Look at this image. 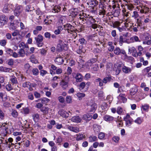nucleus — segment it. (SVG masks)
Listing matches in <instances>:
<instances>
[{"label":"nucleus","instance_id":"nucleus-17","mask_svg":"<svg viewBox=\"0 0 151 151\" xmlns=\"http://www.w3.org/2000/svg\"><path fill=\"white\" fill-rule=\"evenodd\" d=\"M92 118V116L89 114H84L82 117L83 119L85 120H89Z\"/></svg>","mask_w":151,"mask_h":151},{"label":"nucleus","instance_id":"nucleus-56","mask_svg":"<svg viewBox=\"0 0 151 151\" xmlns=\"http://www.w3.org/2000/svg\"><path fill=\"white\" fill-rule=\"evenodd\" d=\"M33 74L35 75H37L39 73V71L37 68H34L32 70V71Z\"/></svg>","mask_w":151,"mask_h":151},{"label":"nucleus","instance_id":"nucleus-37","mask_svg":"<svg viewBox=\"0 0 151 151\" xmlns=\"http://www.w3.org/2000/svg\"><path fill=\"white\" fill-rule=\"evenodd\" d=\"M111 78L109 77H106L103 80L104 84H106L107 82H110L111 80Z\"/></svg>","mask_w":151,"mask_h":151},{"label":"nucleus","instance_id":"nucleus-46","mask_svg":"<svg viewBox=\"0 0 151 151\" xmlns=\"http://www.w3.org/2000/svg\"><path fill=\"white\" fill-rule=\"evenodd\" d=\"M83 46H80L79 47V49L76 50L78 54H81L82 53L84 52V50L82 49Z\"/></svg>","mask_w":151,"mask_h":151},{"label":"nucleus","instance_id":"nucleus-4","mask_svg":"<svg viewBox=\"0 0 151 151\" xmlns=\"http://www.w3.org/2000/svg\"><path fill=\"white\" fill-rule=\"evenodd\" d=\"M23 10V8L21 5L17 6L14 11L15 15L18 16L21 13Z\"/></svg>","mask_w":151,"mask_h":151},{"label":"nucleus","instance_id":"nucleus-39","mask_svg":"<svg viewBox=\"0 0 151 151\" xmlns=\"http://www.w3.org/2000/svg\"><path fill=\"white\" fill-rule=\"evenodd\" d=\"M5 52L7 54L11 55L13 53V50L10 48H6L5 49Z\"/></svg>","mask_w":151,"mask_h":151},{"label":"nucleus","instance_id":"nucleus-13","mask_svg":"<svg viewBox=\"0 0 151 151\" xmlns=\"http://www.w3.org/2000/svg\"><path fill=\"white\" fill-rule=\"evenodd\" d=\"M59 114L62 117H67L68 116V114L66 111L63 110H61L58 111Z\"/></svg>","mask_w":151,"mask_h":151},{"label":"nucleus","instance_id":"nucleus-63","mask_svg":"<svg viewBox=\"0 0 151 151\" xmlns=\"http://www.w3.org/2000/svg\"><path fill=\"white\" fill-rule=\"evenodd\" d=\"M29 64L28 63H26L24 65V69L26 71H27L29 69Z\"/></svg>","mask_w":151,"mask_h":151},{"label":"nucleus","instance_id":"nucleus-22","mask_svg":"<svg viewBox=\"0 0 151 151\" xmlns=\"http://www.w3.org/2000/svg\"><path fill=\"white\" fill-rule=\"evenodd\" d=\"M76 140L77 141H79L82 140L84 138V135L82 134H79L76 135Z\"/></svg>","mask_w":151,"mask_h":151},{"label":"nucleus","instance_id":"nucleus-41","mask_svg":"<svg viewBox=\"0 0 151 151\" xmlns=\"http://www.w3.org/2000/svg\"><path fill=\"white\" fill-rule=\"evenodd\" d=\"M66 45H58L57 49L59 51H61L64 49V47Z\"/></svg>","mask_w":151,"mask_h":151},{"label":"nucleus","instance_id":"nucleus-1","mask_svg":"<svg viewBox=\"0 0 151 151\" xmlns=\"http://www.w3.org/2000/svg\"><path fill=\"white\" fill-rule=\"evenodd\" d=\"M8 125L7 124H3L0 128V132L4 136H6L8 132Z\"/></svg>","mask_w":151,"mask_h":151},{"label":"nucleus","instance_id":"nucleus-59","mask_svg":"<svg viewBox=\"0 0 151 151\" xmlns=\"http://www.w3.org/2000/svg\"><path fill=\"white\" fill-rule=\"evenodd\" d=\"M32 10H33V8L31 7L29 5H28L26 7L25 10L26 12H29L32 11Z\"/></svg>","mask_w":151,"mask_h":151},{"label":"nucleus","instance_id":"nucleus-58","mask_svg":"<svg viewBox=\"0 0 151 151\" xmlns=\"http://www.w3.org/2000/svg\"><path fill=\"white\" fill-rule=\"evenodd\" d=\"M7 141L9 142V145H10V144L11 145H14V144L12 143L13 139L12 137H9L8 139H7Z\"/></svg>","mask_w":151,"mask_h":151},{"label":"nucleus","instance_id":"nucleus-60","mask_svg":"<svg viewBox=\"0 0 151 151\" xmlns=\"http://www.w3.org/2000/svg\"><path fill=\"white\" fill-rule=\"evenodd\" d=\"M151 21V17L150 16H147L146 18L145 19L144 22L145 23L148 22L149 21Z\"/></svg>","mask_w":151,"mask_h":151},{"label":"nucleus","instance_id":"nucleus-36","mask_svg":"<svg viewBox=\"0 0 151 151\" xmlns=\"http://www.w3.org/2000/svg\"><path fill=\"white\" fill-rule=\"evenodd\" d=\"M22 111L24 114H28L29 112V109L28 107L23 108L22 109Z\"/></svg>","mask_w":151,"mask_h":151},{"label":"nucleus","instance_id":"nucleus-30","mask_svg":"<svg viewBox=\"0 0 151 151\" xmlns=\"http://www.w3.org/2000/svg\"><path fill=\"white\" fill-rule=\"evenodd\" d=\"M12 35L13 37H17L20 36L19 31L18 30L16 29L12 33Z\"/></svg>","mask_w":151,"mask_h":151},{"label":"nucleus","instance_id":"nucleus-49","mask_svg":"<svg viewBox=\"0 0 151 151\" xmlns=\"http://www.w3.org/2000/svg\"><path fill=\"white\" fill-rule=\"evenodd\" d=\"M14 39L15 40V43H18L21 41V36H17L16 38H14Z\"/></svg>","mask_w":151,"mask_h":151},{"label":"nucleus","instance_id":"nucleus-2","mask_svg":"<svg viewBox=\"0 0 151 151\" xmlns=\"http://www.w3.org/2000/svg\"><path fill=\"white\" fill-rule=\"evenodd\" d=\"M35 39L38 47H41L42 46L43 43L42 42L43 40V37L42 35H39L37 37H35Z\"/></svg>","mask_w":151,"mask_h":151},{"label":"nucleus","instance_id":"nucleus-32","mask_svg":"<svg viewBox=\"0 0 151 151\" xmlns=\"http://www.w3.org/2000/svg\"><path fill=\"white\" fill-rule=\"evenodd\" d=\"M20 57H23L24 56L25 53L24 50L23 49H21L18 52Z\"/></svg>","mask_w":151,"mask_h":151},{"label":"nucleus","instance_id":"nucleus-64","mask_svg":"<svg viewBox=\"0 0 151 151\" xmlns=\"http://www.w3.org/2000/svg\"><path fill=\"white\" fill-rule=\"evenodd\" d=\"M105 136V134L104 133L101 132L99 134L98 138L99 139H102L104 138Z\"/></svg>","mask_w":151,"mask_h":151},{"label":"nucleus","instance_id":"nucleus-55","mask_svg":"<svg viewBox=\"0 0 151 151\" xmlns=\"http://www.w3.org/2000/svg\"><path fill=\"white\" fill-rule=\"evenodd\" d=\"M93 67L92 69L93 71H96L98 70L99 69V66L98 64H96L93 65Z\"/></svg>","mask_w":151,"mask_h":151},{"label":"nucleus","instance_id":"nucleus-7","mask_svg":"<svg viewBox=\"0 0 151 151\" xmlns=\"http://www.w3.org/2000/svg\"><path fill=\"white\" fill-rule=\"evenodd\" d=\"M67 128L70 131L76 133H78L80 131L79 128L73 127L72 125L68 126Z\"/></svg>","mask_w":151,"mask_h":151},{"label":"nucleus","instance_id":"nucleus-6","mask_svg":"<svg viewBox=\"0 0 151 151\" xmlns=\"http://www.w3.org/2000/svg\"><path fill=\"white\" fill-rule=\"evenodd\" d=\"M63 58L60 55L58 56L55 60V63L59 65L62 64L64 62Z\"/></svg>","mask_w":151,"mask_h":151},{"label":"nucleus","instance_id":"nucleus-23","mask_svg":"<svg viewBox=\"0 0 151 151\" xmlns=\"http://www.w3.org/2000/svg\"><path fill=\"white\" fill-rule=\"evenodd\" d=\"M149 8L146 6H144L142 9L140 10V12L141 13L146 14L149 11Z\"/></svg>","mask_w":151,"mask_h":151},{"label":"nucleus","instance_id":"nucleus-19","mask_svg":"<svg viewBox=\"0 0 151 151\" xmlns=\"http://www.w3.org/2000/svg\"><path fill=\"white\" fill-rule=\"evenodd\" d=\"M60 84L63 88L65 89L68 87V83L67 82L65 81L64 80H63L61 82Z\"/></svg>","mask_w":151,"mask_h":151},{"label":"nucleus","instance_id":"nucleus-57","mask_svg":"<svg viewBox=\"0 0 151 151\" xmlns=\"http://www.w3.org/2000/svg\"><path fill=\"white\" fill-rule=\"evenodd\" d=\"M30 83L29 82H27L25 83H24L22 84V86L23 87L26 88V87H28L30 86Z\"/></svg>","mask_w":151,"mask_h":151},{"label":"nucleus","instance_id":"nucleus-12","mask_svg":"<svg viewBox=\"0 0 151 151\" xmlns=\"http://www.w3.org/2000/svg\"><path fill=\"white\" fill-rule=\"evenodd\" d=\"M124 95L123 94H120L117 97V98L118 100L120 101V102H122L123 103H125L127 101V99L124 96Z\"/></svg>","mask_w":151,"mask_h":151},{"label":"nucleus","instance_id":"nucleus-20","mask_svg":"<svg viewBox=\"0 0 151 151\" xmlns=\"http://www.w3.org/2000/svg\"><path fill=\"white\" fill-rule=\"evenodd\" d=\"M97 138L96 136L92 135L88 137V141L89 142H93L97 140Z\"/></svg>","mask_w":151,"mask_h":151},{"label":"nucleus","instance_id":"nucleus-14","mask_svg":"<svg viewBox=\"0 0 151 151\" xmlns=\"http://www.w3.org/2000/svg\"><path fill=\"white\" fill-rule=\"evenodd\" d=\"M75 78L76 79L77 82H81L83 80V77L79 73L76 74L75 76Z\"/></svg>","mask_w":151,"mask_h":151},{"label":"nucleus","instance_id":"nucleus-25","mask_svg":"<svg viewBox=\"0 0 151 151\" xmlns=\"http://www.w3.org/2000/svg\"><path fill=\"white\" fill-rule=\"evenodd\" d=\"M10 6L8 4H6L5 5L3 10V11L5 13H8L9 11V7Z\"/></svg>","mask_w":151,"mask_h":151},{"label":"nucleus","instance_id":"nucleus-40","mask_svg":"<svg viewBox=\"0 0 151 151\" xmlns=\"http://www.w3.org/2000/svg\"><path fill=\"white\" fill-rule=\"evenodd\" d=\"M86 86V84L84 82H82L81 83L79 86V89L80 90L83 91Z\"/></svg>","mask_w":151,"mask_h":151},{"label":"nucleus","instance_id":"nucleus-34","mask_svg":"<svg viewBox=\"0 0 151 151\" xmlns=\"http://www.w3.org/2000/svg\"><path fill=\"white\" fill-rule=\"evenodd\" d=\"M10 80L13 84H17L18 83L17 78L14 76H12Z\"/></svg>","mask_w":151,"mask_h":151},{"label":"nucleus","instance_id":"nucleus-29","mask_svg":"<svg viewBox=\"0 0 151 151\" xmlns=\"http://www.w3.org/2000/svg\"><path fill=\"white\" fill-rule=\"evenodd\" d=\"M41 101L42 104L46 105L47 103L50 101V100L46 98H43L40 99Z\"/></svg>","mask_w":151,"mask_h":151},{"label":"nucleus","instance_id":"nucleus-28","mask_svg":"<svg viewBox=\"0 0 151 151\" xmlns=\"http://www.w3.org/2000/svg\"><path fill=\"white\" fill-rule=\"evenodd\" d=\"M98 2L96 0H91L89 4L92 6H95L98 4Z\"/></svg>","mask_w":151,"mask_h":151},{"label":"nucleus","instance_id":"nucleus-38","mask_svg":"<svg viewBox=\"0 0 151 151\" xmlns=\"http://www.w3.org/2000/svg\"><path fill=\"white\" fill-rule=\"evenodd\" d=\"M121 50L119 47H116L114 50V52L116 55H119L121 53Z\"/></svg>","mask_w":151,"mask_h":151},{"label":"nucleus","instance_id":"nucleus-61","mask_svg":"<svg viewBox=\"0 0 151 151\" xmlns=\"http://www.w3.org/2000/svg\"><path fill=\"white\" fill-rule=\"evenodd\" d=\"M66 101L68 103H70L72 102V99L70 96H67L66 99Z\"/></svg>","mask_w":151,"mask_h":151},{"label":"nucleus","instance_id":"nucleus-62","mask_svg":"<svg viewBox=\"0 0 151 151\" xmlns=\"http://www.w3.org/2000/svg\"><path fill=\"white\" fill-rule=\"evenodd\" d=\"M79 41L81 44H85L86 43V41L83 38L80 39Z\"/></svg>","mask_w":151,"mask_h":151},{"label":"nucleus","instance_id":"nucleus-10","mask_svg":"<svg viewBox=\"0 0 151 151\" xmlns=\"http://www.w3.org/2000/svg\"><path fill=\"white\" fill-rule=\"evenodd\" d=\"M138 88L136 86L133 87L129 90L130 94L131 96L134 95L138 91Z\"/></svg>","mask_w":151,"mask_h":151},{"label":"nucleus","instance_id":"nucleus-35","mask_svg":"<svg viewBox=\"0 0 151 151\" xmlns=\"http://www.w3.org/2000/svg\"><path fill=\"white\" fill-rule=\"evenodd\" d=\"M130 40L132 41L133 42H140V41L138 37L134 36L130 38Z\"/></svg>","mask_w":151,"mask_h":151},{"label":"nucleus","instance_id":"nucleus-16","mask_svg":"<svg viewBox=\"0 0 151 151\" xmlns=\"http://www.w3.org/2000/svg\"><path fill=\"white\" fill-rule=\"evenodd\" d=\"M114 118L110 115H105L104 117V120L106 121H111L113 120Z\"/></svg>","mask_w":151,"mask_h":151},{"label":"nucleus","instance_id":"nucleus-52","mask_svg":"<svg viewBox=\"0 0 151 151\" xmlns=\"http://www.w3.org/2000/svg\"><path fill=\"white\" fill-rule=\"evenodd\" d=\"M123 37L122 36H120L119 38V44L120 45L122 46L124 43Z\"/></svg>","mask_w":151,"mask_h":151},{"label":"nucleus","instance_id":"nucleus-48","mask_svg":"<svg viewBox=\"0 0 151 151\" xmlns=\"http://www.w3.org/2000/svg\"><path fill=\"white\" fill-rule=\"evenodd\" d=\"M149 107V105L147 104L142 105L141 106L143 110L147 111H148Z\"/></svg>","mask_w":151,"mask_h":151},{"label":"nucleus","instance_id":"nucleus-51","mask_svg":"<svg viewBox=\"0 0 151 151\" xmlns=\"http://www.w3.org/2000/svg\"><path fill=\"white\" fill-rule=\"evenodd\" d=\"M12 115L13 117L16 118L18 116V113L16 111L14 110L12 111Z\"/></svg>","mask_w":151,"mask_h":151},{"label":"nucleus","instance_id":"nucleus-9","mask_svg":"<svg viewBox=\"0 0 151 151\" xmlns=\"http://www.w3.org/2000/svg\"><path fill=\"white\" fill-rule=\"evenodd\" d=\"M71 120L73 122L79 123L81 122L82 119L79 116H73L71 118Z\"/></svg>","mask_w":151,"mask_h":151},{"label":"nucleus","instance_id":"nucleus-27","mask_svg":"<svg viewBox=\"0 0 151 151\" xmlns=\"http://www.w3.org/2000/svg\"><path fill=\"white\" fill-rule=\"evenodd\" d=\"M61 10V7L59 6H54L52 12L54 13H58Z\"/></svg>","mask_w":151,"mask_h":151},{"label":"nucleus","instance_id":"nucleus-5","mask_svg":"<svg viewBox=\"0 0 151 151\" xmlns=\"http://www.w3.org/2000/svg\"><path fill=\"white\" fill-rule=\"evenodd\" d=\"M64 28L68 33H72L74 27L69 24H67L64 25Z\"/></svg>","mask_w":151,"mask_h":151},{"label":"nucleus","instance_id":"nucleus-11","mask_svg":"<svg viewBox=\"0 0 151 151\" xmlns=\"http://www.w3.org/2000/svg\"><path fill=\"white\" fill-rule=\"evenodd\" d=\"M132 68L124 65L122 68L123 72L125 73H130L132 70Z\"/></svg>","mask_w":151,"mask_h":151},{"label":"nucleus","instance_id":"nucleus-53","mask_svg":"<svg viewBox=\"0 0 151 151\" xmlns=\"http://www.w3.org/2000/svg\"><path fill=\"white\" fill-rule=\"evenodd\" d=\"M124 120L126 121V124L128 126H129L132 124L133 119L132 118H130V119H127Z\"/></svg>","mask_w":151,"mask_h":151},{"label":"nucleus","instance_id":"nucleus-43","mask_svg":"<svg viewBox=\"0 0 151 151\" xmlns=\"http://www.w3.org/2000/svg\"><path fill=\"white\" fill-rule=\"evenodd\" d=\"M32 116L33 117L34 120L35 122L38 121L39 119V116L38 114H35L33 115Z\"/></svg>","mask_w":151,"mask_h":151},{"label":"nucleus","instance_id":"nucleus-44","mask_svg":"<svg viewBox=\"0 0 151 151\" xmlns=\"http://www.w3.org/2000/svg\"><path fill=\"white\" fill-rule=\"evenodd\" d=\"M139 17V15L137 12L134 11L133 12V14L132 15V17L135 19L138 18Z\"/></svg>","mask_w":151,"mask_h":151},{"label":"nucleus","instance_id":"nucleus-33","mask_svg":"<svg viewBox=\"0 0 151 151\" xmlns=\"http://www.w3.org/2000/svg\"><path fill=\"white\" fill-rule=\"evenodd\" d=\"M77 96L79 98V100L82 99V98L85 96V94L83 93L79 92L77 93Z\"/></svg>","mask_w":151,"mask_h":151},{"label":"nucleus","instance_id":"nucleus-8","mask_svg":"<svg viewBox=\"0 0 151 151\" xmlns=\"http://www.w3.org/2000/svg\"><path fill=\"white\" fill-rule=\"evenodd\" d=\"M89 111L90 112H94L96 110L97 106L95 103H93L88 105Z\"/></svg>","mask_w":151,"mask_h":151},{"label":"nucleus","instance_id":"nucleus-15","mask_svg":"<svg viewBox=\"0 0 151 151\" xmlns=\"http://www.w3.org/2000/svg\"><path fill=\"white\" fill-rule=\"evenodd\" d=\"M49 110H51V109L47 106L43 107L40 109L41 111L45 114H48Z\"/></svg>","mask_w":151,"mask_h":151},{"label":"nucleus","instance_id":"nucleus-45","mask_svg":"<svg viewBox=\"0 0 151 151\" xmlns=\"http://www.w3.org/2000/svg\"><path fill=\"white\" fill-rule=\"evenodd\" d=\"M120 25V23L119 22L116 21L113 24V27L114 28H118Z\"/></svg>","mask_w":151,"mask_h":151},{"label":"nucleus","instance_id":"nucleus-54","mask_svg":"<svg viewBox=\"0 0 151 151\" xmlns=\"http://www.w3.org/2000/svg\"><path fill=\"white\" fill-rule=\"evenodd\" d=\"M5 87L6 90L8 91H9L12 90L13 89V88L10 84H8Z\"/></svg>","mask_w":151,"mask_h":151},{"label":"nucleus","instance_id":"nucleus-24","mask_svg":"<svg viewBox=\"0 0 151 151\" xmlns=\"http://www.w3.org/2000/svg\"><path fill=\"white\" fill-rule=\"evenodd\" d=\"M143 121V119L141 117L137 118L134 121L135 123L138 124H140Z\"/></svg>","mask_w":151,"mask_h":151},{"label":"nucleus","instance_id":"nucleus-21","mask_svg":"<svg viewBox=\"0 0 151 151\" xmlns=\"http://www.w3.org/2000/svg\"><path fill=\"white\" fill-rule=\"evenodd\" d=\"M129 52L133 54H135L137 52V50L134 47H129Z\"/></svg>","mask_w":151,"mask_h":151},{"label":"nucleus","instance_id":"nucleus-42","mask_svg":"<svg viewBox=\"0 0 151 151\" xmlns=\"http://www.w3.org/2000/svg\"><path fill=\"white\" fill-rule=\"evenodd\" d=\"M112 140L116 143H118L120 139V138L118 136H114L112 138Z\"/></svg>","mask_w":151,"mask_h":151},{"label":"nucleus","instance_id":"nucleus-47","mask_svg":"<svg viewBox=\"0 0 151 151\" xmlns=\"http://www.w3.org/2000/svg\"><path fill=\"white\" fill-rule=\"evenodd\" d=\"M125 91L124 90V87L123 86H122L118 88L117 92L118 93H119V92H123Z\"/></svg>","mask_w":151,"mask_h":151},{"label":"nucleus","instance_id":"nucleus-3","mask_svg":"<svg viewBox=\"0 0 151 151\" xmlns=\"http://www.w3.org/2000/svg\"><path fill=\"white\" fill-rule=\"evenodd\" d=\"M8 21L7 18L4 15L0 16V27H2L6 24Z\"/></svg>","mask_w":151,"mask_h":151},{"label":"nucleus","instance_id":"nucleus-31","mask_svg":"<svg viewBox=\"0 0 151 151\" xmlns=\"http://www.w3.org/2000/svg\"><path fill=\"white\" fill-rule=\"evenodd\" d=\"M17 25L14 23H11L9 25V29L10 30H13L17 28Z\"/></svg>","mask_w":151,"mask_h":151},{"label":"nucleus","instance_id":"nucleus-18","mask_svg":"<svg viewBox=\"0 0 151 151\" xmlns=\"http://www.w3.org/2000/svg\"><path fill=\"white\" fill-rule=\"evenodd\" d=\"M94 62L95 61L93 59L88 60L86 64L87 68L89 69L90 67Z\"/></svg>","mask_w":151,"mask_h":151},{"label":"nucleus","instance_id":"nucleus-50","mask_svg":"<svg viewBox=\"0 0 151 151\" xmlns=\"http://www.w3.org/2000/svg\"><path fill=\"white\" fill-rule=\"evenodd\" d=\"M123 112L122 108L120 107H118L116 110V112L119 114H121Z\"/></svg>","mask_w":151,"mask_h":151},{"label":"nucleus","instance_id":"nucleus-26","mask_svg":"<svg viewBox=\"0 0 151 151\" xmlns=\"http://www.w3.org/2000/svg\"><path fill=\"white\" fill-rule=\"evenodd\" d=\"M95 82L96 83H99V86H104V83L103 82V80L101 79L100 78H98L97 79H96Z\"/></svg>","mask_w":151,"mask_h":151}]
</instances>
